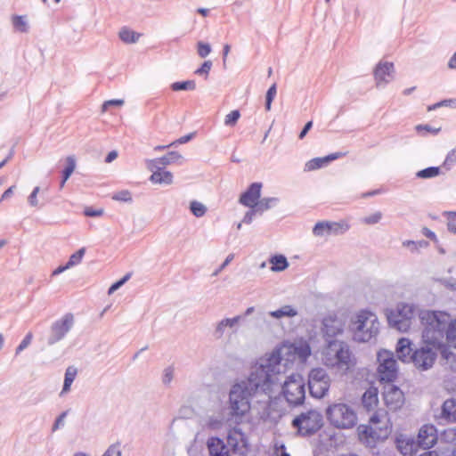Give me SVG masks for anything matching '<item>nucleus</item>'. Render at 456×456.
I'll return each mask as SVG.
<instances>
[{"label":"nucleus","mask_w":456,"mask_h":456,"mask_svg":"<svg viewBox=\"0 0 456 456\" xmlns=\"http://www.w3.org/2000/svg\"><path fill=\"white\" fill-rule=\"evenodd\" d=\"M261 183H253L248 188L244 191L240 199L239 202L248 208H254L256 207L258 203V200L261 196Z\"/></svg>","instance_id":"nucleus-19"},{"label":"nucleus","mask_w":456,"mask_h":456,"mask_svg":"<svg viewBox=\"0 0 456 456\" xmlns=\"http://www.w3.org/2000/svg\"><path fill=\"white\" fill-rule=\"evenodd\" d=\"M124 104V101L120 99L109 100L103 102L102 105V110L107 111L110 107H119Z\"/></svg>","instance_id":"nucleus-55"},{"label":"nucleus","mask_w":456,"mask_h":456,"mask_svg":"<svg viewBox=\"0 0 456 456\" xmlns=\"http://www.w3.org/2000/svg\"><path fill=\"white\" fill-rule=\"evenodd\" d=\"M444 436L447 441H451V442L456 441V427L446 430L444 432Z\"/></svg>","instance_id":"nucleus-63"},{"label":"nucleus","mask_w":456,"mask_h":456,"mask_svg":"<svg viewBox=\"0 0 456 456\" xmlns=\"http://www.w3.org/2000/svg\"><path fill=\"white\" fill-rule=\"evenodd\" d=\"M151 175L150 176V181L153 183L159 184H171L173 183V175L171 172L165 170L162 167H155Z\"/></svg>","instance_id":"nucleus-25"},{"label":"nucleus","mask_w":456,"mask_h":456,"mask_svg":"<svg viewBox=\"0 0 456 456\" xmlns=\"http://www.w3.org/2000/svg\"><path fill=\"white\" fill-rule=\"evenodd\" d=\"M279 199L275 197L264 198L258 201L256 208L258 212L263 213L276 205Z\"/></svg>","instance_id":"nucleus-37"},{"label":"nucleus","mask_w":456,"mask_h":456,"mask_svg":"<svg viewBox=\"0 0 456 456\" xmlns=\"http://www.w3.org/2000/svg\"><path fill=\"white\" fill-rule=\"evenodd\" d=\"M66 167L62 171V180L61 182V188H62L66 181L69 178L76 168V160L73 156H69L66 159Z\"/></svg>","instance_id":"nucleus-33"},{"label":"nucleus","mask_w":456,"mask_h":456,"mask_svg":"<svg viewBox=\"0 0 456 456\" xmlns=\"http://www.w3.org/2000/svg\"><path fill=\"white\" fill-rule=\"evenodd\" d=\"M437 441V430L434 425L422 426L418 434V445L424 449L431 448Z\"/></svg>","instance_id":"nucleus-18"},{"label":"nucleus","mask_w":456,"mask_h":456,"mask_svg":"<svg viewBox=\"0 0 456 456\" xmlns=\"http://www.w3.org/2000/svg\"><path fill=\"white\" fill-rule=\"evenodd\" d=\"M443 284L446 288H448L453 291H456V279L455 278L451 277L448 279H444V280H443Z\"/></svg>","instance_id":"nucleus-64"},{"label":"nucleus","mask_w":456,"mask_h":456,"mask_svg":"<svg viewBox=\"0 0 456 456\" xmlns=\"http://www.w3.org/2000/svg\"><path fill=\"white\" fill-rule=\"evenodd\" d=\"M330 232V227L329 225V222H319L313 229V233L318 237L329 236Z\"/></svg>","instance_id":"nucleus-39"},{"label":"nucleus","mask_w":456,"mask_h":456,"mask_svg":"<svg viewBox=\"0 0 456 456\" xmlns=\"http://www.w3.org/2000/svg\"><path fill=\"white\" fill-rule=\"evenodd\" d=\"M357 430L360 441L370 448L375 447L379 441L386 439L389 434L387 428L369 425H360Z\"/></svg>","instance_id":"nucleus-14"},{"label":"nucleus","mask_w":456,"mask_h":456,"mask_svg":"<svg viewBox=\"0 0 456 456\" xmlns=\"http://www.w3.org/2000/svg\"><path fill=\"white\" fill-rule=\"evenodd\" d=\"M234 258V255L233 254H229L225 260L224 261V263L219 266L218 269H216L214 273H213V276H216L218 275V273L220 272H222V270H224L232 261V259Z\"/></svg>","instance_id":"nucleus-59"},{"label":"nucleus","mask_w":456,"mask_h":456,"mask_svg":"<svg viewBox=\"0 0 456 456\" xmlns=\"http://www.w3.org/2000/svg\"><path fill=\"white\" fill-rule=\"evenodd\" d=\"M455 100H452V99H448V100H443L439 102H436L433 105H429L428 107V111H431V110H435L440 107H447V106H451L452 103H455Z\"/></svg>","instance_id":"nucleus-56"},{"label":"nucleus","mask_w":456,"mask_h":456,"mask_svg":"<svg viewBox=\"0 0 456 456\" xmlns=\"http://www.w3.org/2000/svg\"><path fill=\"white\" fill-rule=\"evenodd\" d=\"M119 38L126 44H134L136 43L140 37L142 36L140 33H137L127 27H123L119 33Z\"/></svg>","instance_id":"nucleus-30"},{"label":"nucleus","mask_w":456,"mask_h":456,"mask_svg":"<svg viewBox=\"0 0 456 456\" xmlns=\"http://www.w3.org/2000/svg\"><path fill=\"white\" fill-rule=\"evenodd\" d=\"M382 218V213L378 211L374 214L366 216L363 218V223L366 224H378Z\"/></svg>","instance_id":"nucleus-54"},{"label":"nucleus","mask_w":456,"mask_h":456,"mask_svg":"<svg viewBox=\"0 0 456 456\" xmlns=\"http://www.w3.org/2000/svg\"><path fill=\"white\" fill-rule=\"evenodd\" d=\"M417 444L413 440H397V448L401 452L402 454L407 456L412 455L416 452Z\"/></svg>","instance_id":"nucleus-32"},{"label":"nucleus","mask_w":456,"mask_h":456,"mask_svg":"<svg viewBox=\"0 0 456 456\" xmlns=\"http://www.w3.org/2000/svg\"><path fill=\"white\" fill-rule=\"evenodd\" d=\"M69 413V410L61 412L55 419L53 425V431H56L57 429H59L60 428L63 427L64 426V423H65V418L67 417Z\"/></svg>","instance_id":"nucleus-52"},{"label":"nucleus","mask_w":456,"mask_h":456,"mask_svg":"<svg viewBox=\"0 0 456 456\" xmlns=\"http://www.w3.org/2000/svg\"><path fill=\"white\" fill-rule=\"evenodd\" d=\"M195 134H196V133L193 132V133L188 134L186 135H183V136L180 137L179 139H177L176 141L170 143V146L186 143V142H190L195 136Z\"/></svg>","instance_id":"nucleus-58"},{"label":"nucleus","mask_w":456,"mask_h":456,"mask_svg":"<svg viewBox=\"0 0 456 456\" xmlns=\"http://www.w3.org/2000/svg\"><path fill=\"white\" fill-rule=\"evenodd\" d=\"M282 394L289 405L303 404L305 398V382L298 373H293L287 378L282 385Z\"/></svg>","instance_id":"nucleus-8"},{"label":"nucleus","mask_w":456,"mask_h":456,"mask_svg":"<svg viewBox=\"0 0 456 456\" xmlns=\"http://www.w3.org/2000/svg\"><path fill=\"white\" fill-rule=\"evenodd\" d=\"M182 159L183 156L179 152L169 151L167 155L163 157L149 160L148 168L150 170H153L155 167H158V166L162 167V168H164L166 166L177 162Z\"/></svg>","instance_id":"nucleus-22"},{"label":"nucleus","mask_w":456,"mask_h":456,"mask_svg":"<svg viewBox=\"0 0 456 456\" xmlns=\"http://www.w3.org/2000/svg\"><path fill=\"white\" fill-rule=\"evenodd\" d=\"M447 229L450 232L456 234V216L452 212H447Z\"/></svg>","instance_id":"nucleus-51"},{"label":"nucleus","mask_w":456,"mask_h":456,"mask_svg":"<svg viewBox=\"0 0 456 456\" xmlns=\"http://www.w3.org/2000/svg\"><path fill=\"white\" fill-rule=\"evenodd\" d=\"M345 156L343 152H335L322 158H314L305 164L304 171L310 172L327 166L331 161Z\"/></svg>","instance_id":"nucleus-20"},{"label":"nucleus","mask_w":456,"mask_h":456,"mask_svg":"<svg viewBox=\"0 0 456 456\" xmlns=\"http://www.w3.org/2000/svg\"><path fill=\"white\" fill-rule=\"evenodd\" d=\"M438 352V348L424 344V346H421L419 348H414V351L410 357V362L413 363L419 370H428L433 367Z\"/></svg>","instance_id":"nucleus-13"},{"label":"nucleus","mask_w":456,"mask_h":456,"mask_svg":"<svg viewBox=\"0 0 456 456\" xmlns=\"http://www.w3.org/2000/svg\"><path fill=\"white\" fill-rule=\"evenodd\" d=\"M322 424V415L316 410H308L302 412L292 420V427L303 436L315 434L321 429Z\"/></svg>","instance_id":"nucleus-9"},{"label":"nucleus","mask_w":456,"mask_h":456,"mask_svg":"<svg viewBox=\"0 0 456 456\" xmlns=\"http://www.w3.org/2000/svg\"><path fill=\"white\" fill-rule=\"evenodd\" d=\"M77 373V370L74 366H69L66 369L63 387H62L60 395H62L70 390V387H71L74 379H76Z\"/></svg>","instance_id":"nucleus-29"},{"label":"nucleus","mask_w":456,"mask_h":456,"mask_svg":"<svg viewBox=\"0 0 456 456\" xmlns=\"http://www.w3.org/2000/svg\"><path fill=\"white\" fill-rule=\"evenodd\" d=\"M411 341L409 338H402L398 340L396 345V355L399 360H401L403 362H411V356L412 352L414 351V348H412Z\"/></svg>","instance_id":"nucleus-23"},{"label":"nucleus","mask_w":456,"mask_h":456,"mask_svg":"<svg viewBox=\"0 0 456 456\" xmlns=\"http://www.w3.org/2000/svg\"><path fill=\"white\" fill-rule=\"evenodd\" d=\"M378 374L381 382L392 383L397 377V362L394 354L388 350L378 353Z\"/></svg>","instance_id":"nucleus-11"},{"label":"nucleus","mask_w":456,"mask_h":456,"mask_svg":"<svg viewBox=\"0 0 456 456\" xmlns=\"http://www.w3.org/2000/svg\"><path fill=\"white\" fill-rule=\"evenodd\" d=\"M297 312L291 305H284L281 308L272 311L269 314L276 319H280L282 317H293L296 316Z\"/></svg>","instance_id":"nucleus-34"},{"label":"nucleus","mask_w":456,"mask_h":456,"mask_svg":"<svg viewBox=\"0 0 456 456\" xmlns=\"http://www.w3.org/2000/svg\"><path fill=\"white\" fill-rule=\"evenodd\" d=\"M383 398L387 408L392 411H396L401 408L404 402L403 391L391 383L385 386Z\"/></svg>","instance_id":"nucleus-16"},{"label":"nucleus","mask_w":456,"mask_h":456,"mask_svg":"<svg viewBox=\"0 0 456 456\" xmlns=\"http://www.w3.org/2000/svg\"><path fill=\"white\" fill-rule=\"evenodd\" d=\"M419 318L423 326V343L438 348L442 357L449 360L452 353L444 346V336L450 314L444 311L420 310Z\"/></svg>","instance_id":"nucleus-2"},{"label":"nucleus","mask_w":456,"mask_h":456,"mask_svg":"<svg viewBox=\"0 0 456 456\" xmlns=\"http://www.w3.org/2000/svg\"><path fill=\"white\" fill-rule=\"evenodd\" d=\"M40 191L38 186L35 187L28 198V202L31 207H38L37 194Z\"/></svg>","instance_id":"nucleus-57"},{"label":"nucleus","mask_w":456,"mask_h":456,"mask_svg":"<svg viewBox=\"0 0 456 456\" xmlns=\"http://www.w3.org/2000/svg\"><path fill=\"white\" fill-rule=\"evenodd\" d=\"M330 227V235H338L349 230V224L346 222H329Z\"/></svg>","instance_id":"nucleus-38"},{"label":"nucleus","mask_w":456,"mask_h":456,"mask_svg":"<svg viewBox=\"0 0 456 456\" xmlns=\"http://www.w3.org/2000/svg\"><path fill=\"white\" fill-rule=\"evenodd\" d=\"M444 346L447 348H456V319L452 320L447 324L446 335L444 336Z\"/></svg>","instance_id":"nucleus-28"},{"label":"nucleus","mask_w":456,"mask_h":456,"mask_svg":"<svg viewBox=\"0 0 456 456\" xmlns=\"http://www.w3.org/2000/svg\"><path fill=\"white\" fill-rule=\"evenodd\" d=\"M378 403V391L376 388H370L362 395V403L366 411H373L377 407Z\"/></svg>","instance_id":"nucleus-27"},{"label":"nucleus","mask_w":456,"mask_h":456,"mask_svg":"<svg viewBox=\"0 0 456 456\" xmlns=\"http://www.w3.org/2000/svg\"><path fill=\"white\" fill-rule=\"evenodd\" d=\"M85 216H90V217H96L100 216L103 214V209H94L92 208H86L84 211Z\"/></svg>","instance_id":"nucleus-62"},{"label":"nucleus","mask_w":456,"mask_h":456,"mask_svg":"<svg viewBox=\"0 0 456 456\" xmlns=\"http://www.w3.org/2000/svg\"><path fill=\"white\" fill-rule=\"evenodd\" d=\"M33 339V334L32 332H28L27 335L24 337L22 341L20 343V345L15 349V354H20L23 350H25L30 344Z\"/></svg>","instance_id":"nucleus-44"},{"label":"nucleus","mask_w":456,"mask_h":456,"mask_svg":"<svg viewBox=\"0 0 456 456\" xmlns=\"http://www.w3.org/2000/svg\"><path fill=\"white\" fill-rule=\"evenodd\" d=\"M456 164V149L451 150L443 163V167L446 170H450Z\"/></svg>","instance_id":"nucleus-43"},{"label":"nucleus","mask_w":456,"mask_h":456,"mask_svg":"<svg viewBox=\"0 0 456 456\" xmlns=\"http://www.w3.org/2000/svg\"><path fill=\"white\" fill-rule=\"evenodd\" d=\"M174 371H175V370H174L173 366H168L164 369L163 376H162V383L165 386H168L172 382V380L174 379Z\"/></svg>","instance_id":"nucleus-48"},{"label":"nucleus","mask_w":456,"mask_h":456,"mask_svg":"<svg viewBox=\"0 0 456 456\" xmlns=\"http://www.w3.org/2000/svg\"><path fill=\"white\" fill-rule=\"evenodd\" d=\"M330 377L322 368L313 369L308 375V388L310 395L314 398H322L329 392Z\"/></svg>","instance_id":"nucleus-10"},{"label":"nucleus","mask_w":456,"mask_h":456,"mask_svg":"<svg viewBox=\"0 0 456 456\" xmlns=\"http://www.w3.org/2000/svg\"><path fill=\"white\" fill-rule=\"evenodd\" d=\"M256 212H258V210H256V208H251L250 210H248L245 214V216H244V217L242 219V223L247 224H251Z\"/></svg>","instance_id":"nucleus-61"},{"label":"nucleus","mask_w":456,"mask_h":456,"mask_svg":"<svg viewBox=\"0 0 456 456\" xmlns=\"http://www.w3.org/2000/svg\"><path fill=\"white\" fill-rule=\"evenodd\" d=\"M208 448L211 456H229L225 444L218 437H210L208 440Z\"/></svg>","instance_id":"nucleus-26"},{"label":"nucleus","mask_w":456,"mask_h":456,"mask_svg":"<svg viewBox=\"0 0 456 456\" xmlns=\"http://www.w3.org/2000/svg\"><path fill=\"white\" fill-rule=\"evenodd\" d=\"M131 273H126L125 276H123L120 280L114 282L108 290V294L111 295L116 290H118L119 288H121L130 278H131Z\"/></svg>","instance_id":"nucleus-47"},{"label":"nucleus","mask_w":456,"mask_h":456,"mask_svg":"<svg viewBox=\"0 0 456 456\" xmlns=\"http://www.w3.org/2000/svg\"><path fill=\"white\" fill-rule=\"evenodd\" d=\"M212 61H205L202 65L195 70V74L199 76H206L209 74V71L212 68Z\"/></svg>","instance_id":"nucleus-50"},{"label":"nucleus","mask_w":456,"mask_h":456,"mask_svg":"<svg viewBox=\"0 0 456 456\" xmlns=\"http://www.w3.org/2000/svg\"><path fill=\"white\" fill-rule=\"evenodd\" d=\"M197 52L200 57L206 58L211 53V45L208 43L199 41L197 43Z\"/></svg>","instance_id":"nucleus-45"},{"label":"nucleus","mask_w":456,"mask_h":456,"mask_svg":"<svg viewBox=\"0 0 456 456\" xmlns=\"http://www.w3.org/2000/svg\"><path fill=\"white\" fill-rule=\"evenodd\" d=\"M195 88L196 83L194 80L175 82L171 85V89L173 91L194 90Z\"/></svg>","instance_id":"nucleus-40"},{"label":"nucleus","mask_w":456,"mask_h":456,"mask_svg":"<svg viewBox=\"0 0 456 456\" xmlns=\"http://www.w3.org/2000/svg\"><path fill=\"white\" fill-rule=\"evenodd\" d=\"M379 330V322L375 314L362 310L351 318L349 330L357 342H368L376 337Z\"/></svg>","instance_id":"nucleus-5"},{"label":"nucleus","mask_w":456,"mask_h":456,"mask_svg":"<svg viewBox=\"0 0 456 456\" xmlns=\"http://www.w3.org/2000/svg\"><path fill=\"white\" fill-rule=\"evenodd\" d=\"M112 199L115 200H118V201H122V202H130V201H132L131 193H130V191H128L126 190L118 191L117 193H115L112 196Z\"/></svg>","instance_id":"nucleus-49"},{"label":"nucleus","mask_w":456,"mask_h":456,"mask_svg":"<svg viewBox=\"0 0 456 456\" xmlns=\"http://www.w3.org/2000/svg\"><path fill=\"white\" fill-rule=\"evenodd\" d=\"M207 426L211 429H218L222 426V420L215 417H210L208 420Z\"/></svg>","instance_id":"nucleus-60"},{"label":"nucleus","mask_w":456,"mask_h":456,"mask_svg":"<svg viewBox=\"0 0 456 456\" xmlns=\"http://www.w3.org/2000/svg\"><path fill=\"white\" fill-rule=\"evenodd\" d=\"M346 326V320L343 316L329 314L322 320V333L325 339H331L338 335H341Z\"/></svg>","instance_id":"nucleus-15"},{"label":"nucleus","mask_w":456,"mask_h":456,"mask_svg":"<svg viewBox=\"0 0 456 456\" xmlns=\"http://www.w3.org/2000/svg\"><path fill=\"white\" fill-rule=\"evenodd\" d=\"M440 423L456 422V399L450 398L444 402L441 407V413L438 416Z\"/></svg>","instance_id":"nucleus-21"},{"label":"nucleus","mask_w":456,"mask_h":456,"mask_svg":"<svg viewBox=\"0 0 456 456\" xmlns=\"http://www.w3.org/2000/svg\"><path fill=\"white\" fill-rule=\"evenodd\" d=\"M326 416L330 424L338 428H351L357 423L356 412L350 405L344 403L330 405L326 409Z\"/></svg>","instance_id":"nucleus-6"},{"label":"nucleus","mask_w":456,"mask_h":456,"mask_svg":"<svg viewBox=\"0 0 456 456\" xmlns=\"http://www.w3.org/2000/svg\"><path fill=\"white\" fill-rule=\"evenodd\" d=\"M74 323V315L71 313H67L61 318L54 321L49 329L47 345L53 346L62 340L71 330Z\"/></svg>","instance_id":"nucleus-12"},{"label":"nucleus","mask_w":456,"mask_h":456,"mask_svg":"<svg viewBox=\"0 0 456 456\" xmlns=\"http://www.w3.org/2000/svg\"><path fill=\"white\" fill-rule=\"evenodd\" d=\"M322 355V362L327 367L346 371L354 364L349 346L342 340L327 339Z\"/></svg>","instance_id":"nucleus-4"},{"label":"nucleus","mask_w":456,"mask_h":456,"mask_svg":"<svg viewBox=\"0 0 456 456\" xmlns=\"http://www.w3.org/2000/svg\"><path fill=\"white\" fill-rule=\"evenodd\" d=\"M419 309L413 304L400 303L395 310L387 312V318L389 326L401 332H406L411 328V320L419 315Z\"/></svg>","instance_id":"nucleus-7"},{"label":"nucleus","mask_w":456,"mask_h":456,"mask_svg":"<svg viewBox=\"0 0 456 456\" xmlns=\"http://www.w3.org/2000/svg\"><path fill=\"white\" fill-rule=\"evenodd\" d=\"M277 382L259 362L248 378L237 382L229 392V408L232 416H243L250 409V399L256 394L270 395Z\"/></svg>","instance_id":"nucleus-1"},{"label":"nucleus","mask_w":456,"mask_h":456,"mask_svg":"<svg viewBox=\"0 0 456 456\" xmlns=\"http://www.w3.org/2000/svg\"><path fill=\"white\" fill-rule=\"evenodd\" d=\"M102 456H122L118 444L110 445Z\"/></svg>","instance_id":"nucleus-53"},{"label":"nucleus","mask_w":456,"mask_h":456,"mask_svg":"<svg viewBox=\"0 0 456 456\" xmlns=\"http://www.w3.org/2000/svg\"><path fill=\"white\" fill-rule=\"evenodd\" d=\"M85 253H86L85 248H81L80 249H78L77 251L73 253L69 256L68 262L66 263V267L71 268V267L78 265L82 261V258H83Z\"/></svg>","instance_id":"nucleus-41"},{"label":"nucleus","mask_w":456,"mask_h":456,"mask_svg":"<svg viewBox=\"0 0 456 456\" xmlns=\"http://www.w3.org/2000/svg\"><path fill=\"white\" fill-rule=\"evenodd\" d=\"M441 168L439 167H428L417 172L416 176L420 179H429L439 175Z\"/></svg>","instance_id":"nucleus-36"},{"label":"nucleus","mask_w":456,"mask_h":456,"mask_svg":"<svg viewBox=\"0 0 456 456\" xmlns=\"http://www.w3.org/2000/svg\"><path fill=\"white\" fill-rule=\"evenodd\" d=\"M240 117V113L238 110L231 111L229 114L225 116L224 124L228 126H233L236 125L237 121Z\"/></svg>","instance_id":"nucleus-46"},{"label":"nucleus","mask_w":456,"mask_h":456,"mask_svg":"<svg viewBox=\"0 0 456 456\" xmlns=\"http://www.w3.org/2000/svg\"><path fill=\"white\" fill-rule=\"evenodd\" d=\"M269 262L272 265L271 270L273 272H282L289 266V262L283 255L273 256Z\"/></svg>","instance_id":"nucleus-31"},{"label":"nucleus","mask_w":456,"mask_h":456,"mask_svg":"<svg viewBox=\"0 0 456 456\" xmlns=\"http://www.w3.org/2000/svg\"><path fill=\"white\" fill-rule=\"evenodd\" d=\"M12 23L15 30L20 33H26L28 30V25L26 16L13 15L12 17Z\"/></svg>","instance_id":"nucleus-35"},{"label":"nucleus","mask_w":456,"mask_h":456,"mask_svg":"<svg viewBox=\"0 0 456 456\" xmlns=\"http://www.w3.org/2000/svg\"><path fill=\"white\" fill-rule=\"evenodd\" d=\"M190 210L196 217H201L206 214L207 208L202 203L193 200L190 203Z\"/></svg>","instance_id":"nucleus-42"},{"label":"nucleus","mask_w":456,"mask_h":456,"mask_svg":"<svg viewBox=\"0 0 456 456\" xmlns=\"http://www.w3.org/2000/svg\"><path fill=\"white\" fill-rule=\"evenodd\" d=\"M242 319L240 315H237L233 318H224L216 323L213 336L215 338H221L225 333L226 329L234 328L239 322Z\"/></svg>","instance_id":"nucleus-24"},{"label":"nucleus","mask_w":456,"mask_h":456,"mask_svg":"<svg viewBox=\"0 0 456 456\" xmlns=\"http://www.w3.org/2000/svg\"><path fill=\"white\" fill-rule=\"evenodd\" d=\"M374 77L377 87H384L395 77V67L393 62L380 61L374 69Z\"/></svg>","instance_id":"nucleus-17"},{"label":"nucleus","mask_w":456,"mask_h":456,"mask_svg":"<svg viewBox=\"0 0 456 456\" xmlns=\"http://www.w3.org/2000/svg\"><path fill=\"white\" fill-rule=\"evenodd\" d=\"M311 354L309 342L304 338L295 339L293 342H284L280 347L274 349L267 357L261 359V364L272 374L273 379L280 382L279 375L281 373V362H292L296 358L305 362ZM286 365V363H284Z\"/></svg>","instance_id":"nucleus-3"}]
</instances>
